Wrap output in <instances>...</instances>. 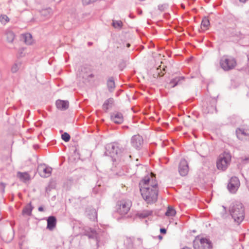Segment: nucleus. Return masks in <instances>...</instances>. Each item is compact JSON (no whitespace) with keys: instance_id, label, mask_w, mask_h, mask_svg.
Segmentation results:
<instances>
[{"instance_id":"obj_38","label":"nucleus","mask_w":249,"mask_h":249,"mask_svg":"<svg viewBox=\"0 0 249 249\" xmlns=\"http://www.w3.org/2000/svg\"><path fill=\"white\" fill-rule=\"evenodd\" d=\"M160 232L161 233H163V234H165L166 233V230L164 228H161L160 229Z\"/></svg>"},{"instance_id":"obj_39","label":"nucleus","mask_w":249,"mask_h":249,"mask_svg":"<svg viewBox=\"0 0 249 249\" xmlns=\"http://www.w3.org/2000/svg\"><path fill=\"white\" fill-rule=\"evenodd\" d=\"M137 241L138 242V244L139 245H141L142 244V239H141V238H138L137 239Z\"/></svg>"},{"instance_id":"obj_37","label":"nucleus","mask_w":249,"mask_h":249,"mask_svg":"<svg viewBox=\"0 0 249 249\" xmlns=\"http://www.w3.org/2000/svg\"><path fill=\"white\" fill-rule=\"evenodd\" d=\"M80 77H82L83 78H87L88 77H93L94 76V75L92 74H90L89 75H87L86 74H83L82 73H80V75H79Z\"/></svg>"},{"instance_id":"obj_7","label":"nucleus","mask_w":249,"mask_h":249,"mask_svg":"<svg viewBox=\"0 0 249 249\" xmlns=\"http://www.w3.org/2000/svg\"><path fill=\"white\" fill-rule=\"evenodd\" d=\"M85 231V235L88 236L89 238L95 239L96 240V245L98 247L101 240V236L102 234L101 231L99 230L97 231L90 228H88Z\"/></svg>"},{"instance_id":"obj_22","label":"nucleus","mask_w":249,"mask_h":249,"mask_svg":"<svg viewBox=\"0 0 249 249\" xmlns=\"http://www.w3.org/2000/svg\"><path fill=\"white\" fill-rule=\"evenodd\" d=\"M23 39L25 43L28 45H30L32 43V36L30 33H26L23 35Z\"/></svg>"},{"instance_id":"obj_30","label":"nucleus","mask_w":249,"mask_h":249,"mask_svg":"<svg viewBox=\"0 0 249 249\" xmlns=\"http://www.w3.org/2000/svg\"><path fill=\"white\" fill-rule=\"evenodd\" d=\"M152 212L150 211H143L142 213H139V216L141 218H145L149 215H151Z\"/></svg>"},{"instance_id":"obj_8","label":"nucleus","mask_w":249,"mask_h":249,"mask_svg":"<svg viewBox=\"0 0 249 249\" xmlns=\"http://www.w3.org/2000/svg\"><path fill=\"white\" fill-rule=\"evenodd\" d=\"M131 146L137 150H140L143 143V139L139 134L133 135L130 139Z\"/></svg>"},{"instance_id":"obj_26","label":"nucleus","mask_w":249,"mask_h":249,"mask_svg":"<svg viewBox=\"0 0 249 249\" xmlns=\"http://www.w3.org/2000/svg\"><path fill=\"white\" fill-rule=\"evenodd\" d=\"M176 213L175 210L172 207H168L165 215L167 216H174Z\"/></svg>"},{"instance_id":"obj_6","label":"nucleus","mask_w":249,"mask_h":249,"mask_svg":"<svg viewBox=\"0 0 249 249\" xmlns=\"http://www.w3.org/2000/svg\"><path fill=\"white\" fill-rule=\"evenodd\" d=\"M131 206V202L129 199H122L117 202V212L121 215L128 213Z\"/></svg>"},{"instance_id":"obj_29","label":"nucleus","mask_w":249,"mask_h":249,"mask_svg":"<svg viewBox=\"0 0 249 249\" xmlns=\"http://www.w3.org/2000/svg\"><path fill=\"white\" fill-rule=\"evenodd\" d=\"M61 138L65 142H68L70 141L71 137L68 133L65 132L62 134Z\"/></svg>"},{"instance_id":"obj_41","label":"nucleus","mask_w":249,"mask_h":249,"mask_svg":"<svg viewBox=\"0 0 249 249\" xmlns=\"http://www.w3.org/2000/svg\"><path fill=\"white\" fill-rule=\"evenodd\" d=\"M191 249L190 248H188V247H185L184 248H183V249Z\"/></svg>"},{"instance_id":"obj_34","label":"nucleus","mask_w":249,"mask_h":249,"mask_svg":"<svg viewBox=\"0 0 249 249\" xmlns=\"http://www.w3.org/2000/svg\"><path fill=\"white\" fill-rule=\"evenodd\" d=\"M216 111V107L215 105L214 104L210 108L208 109V113H213L214 112V111Z\"/></svg>"},{"instance_id":"obj_28","label":"nucleus","mask_w":249,"mask_h":249,"mask_svg":"<svg viewBox=\"0 0 249 249\" xmlns=\"http://www.w3.org/2000/svg\"><path fill=\"white\" fill-rule=\"evenodd\" d=\"M210 25V22L208 18H204L201 22V27L204 28H207Z\"/></svg>"},{"instance_id":"obj_15","label":"nucleus","mask_w":249,"mask_h":249,"mask_svg":"<svg viewBox=\"0 0 249 249\" xmlns=\"http://www.w3.org/2000/svg\"><path fill=\"white\" fill-rule=\"evenodd\" d=\"M56 219L53 216H50L47 219V228L50 230H52L56 226Z\"/></svg>"},{"instance_id":"obj_13","label":"nucleus","mask_w":249,"mask_h":249,"mask_svg":"<svg viewBox=\"0 0 249 249\" xmlns=\"http://www.w3.org/2000/svg\"><path fill=\"white\" fill-rule=\"evenodd\" d=\"M111 119L116 124H121L124 120L123 114L118 112L112 113L111 115Z\"/></svg>"},{"instance_id":"obj_31","label":"nucleus","mask_w":249,"mask_h":249,"mask_svg":"<svg viewBox=\"0 0 249 249\" xmlns=\"http://www.w3.org/2000/svg\"><path fill=\"white\" fill-rule=\"evenodd\" d=\"M9 21V18L6 15H3L0 16V22L2 23H6Z\"/></svg>"},{"instance_id":"obj_16","label":"nucleus","mask_w":249,"mask_h":249,"mask_svg":"<svg viewBox=\"0 0 249 249\" xmlns=\"http://www.w3.org/2000/svg\"><path fill=\"white\" fill-rule=\"evenodd\" d=\"M185 77L184 76L176 77L175 78L171 80L169 84L171 85L172 88H174L178 85L181 84L182 81H183Z\"/></svg>"},{"instance_id":"obj_12","label":"nucleus","mask_w":249,"mask_h":249,"mask_svg":"<svg viewBox=\"0 0 249 249\" xmlns=\"http://www.w3.org/2000/svg\"><path fill=\"white\" fill-rule=\"evenodd\" d=\"M178 172L181 176H185L189 172V166L185 159H181L178 166Z\"/></svg>"},{"instance_id":"obj_45","label":"nucleus","mask_w":249,"mask_h":249,"mask_svg":"<svg viewBox=\"0 0 249 249\" xmlns=\"http://www.w3.org/2000/svg\"><path fill=\"white\" fill-rule=\"evenodd\" d=\"M142 13V11H140L139 12V14H141Z\"/></svg>"},{"instance_id":"obj_44","label":"nucleus","mask_w":249,"mask_h":249,"mask_svg":"<svg viewBox=\"0 0 249 249\" xmlns=\"http://www.w3.org/2000/svg\"><path fill=\"white\" fill-rule=\"evenodd\" d=\"M159 238L160 239H162V236H161V235H159Z\"/></svg>"},{"instance_id":"obj_43","label":"nucleus","mask_w":249,"mask_h":249,"mask_svg":"<svg viewBox=\"0 0 249 249\" xmlns=\"http://www.w3.org/2000/svg\"><path fill=\"white\" fill-rule=\"evenodd\" d=\"M240 0V1L243 2H245L246 1V0Z\"/></svg>"},{"instance_id":"obj_40","label":"nucleus","mask_w":249,"mask_h":249,"mask_svg":"<svg viewBox=\"0 0 249 249\" xmlns=\"http://www.w3.org/2000/svg\"><path fill=\"white\" fill-rule=\"evenodd\" d=\"M38 210L39 212H43L44 211L43 208L42 207H39Z\"/></svg>"},{"instance_id":"obj_9","label":"nucleus","mask_w":249,"mask_h":249,"mask_svg":"<svg viewBox=\"0 0 249 249\" xmlns=\"http://www.w3.org/2000/svg\"><path fill=\"white\" fill-rule=\"evenodd\" d=\"M37 171L41 177L46 178L51 176L52 168L45 164H41L38 166Z\"/></svg>"},{"instance_id":"obj_46","label":"nucleus","mask_w":249,"mask_h":249,"mask_svg":"<svg viewBox=\"0 0 249 249\" xmlns=\"http://www.w3.org/2000/svg\"><path fill=\"white\" fill-rule=\"evenodd\" d=\"M223 209H226V207L224 206H223Z\"/></svg>"},{"instance_id":"obj_18","label":"nucleus","mask_w":249,"mask_h":249,"mask_svg":"<svg viewBox=\"0 0 249 249\" xmlns=\"http://www.w3.org/2000/svg\"><path fill=\"white\" fill-rule=\"evenodd\" d=\"M17 177L23 182H26L30 179V175L27 172H18L17 173Z\"/></svg>"},{"instance_id":"obj_32","label":"nucleus","mask_w":249,"mask_h":249,"mask_svg":"<svg viewBox=\"0 0 249 249\" xmlns=\"http://www.w3.org/2000/svg\"><path fill=\"white\" fill-rule=\"evenodd\" d=\"M93 215L92 216H89V218L91 220H95L97 219V212L95 210L93 209L91 211Z\"/></svg>"},{"instance_id":"obj_33","label":"nucleus","mask_w":249,"mask_h":249,"mask_svg":"<svg viewBox=\"0 0 249 249\" xmlns=\"http://www.w3.org/2000/svg\"><path fill=\"white\" fill-rule=\"evenodd\" d=\"M240 159L241 163L243 164H246L249 162V156L245 158L242 157Z\"/></svg>"},{"instance_id":"obj_36","label":"nucleus","mask_w":249,"mask_h":249,"mask_svg":"<svg viewBox=\"0 0 249 249\" xmlns=\"http://www.w3.org/2000/svg\"><path fill=\"white\" fill-rule=\"evenodd\" d=\"M0 190L2 193H4L5 192V184L3 182L0 183Z\"/></svg>"},{"instance_id":"obj_4","label":"nucleus","mask_w":249,"mask_h":249,"mask_svg":"<svg viewBox=\"0 0 249 249\" xmlns=\"http://www.w3.org/2000/svg\"><path fill=\"white\" fill-rule=\"evenodd\" d=\"M193 248L194 249H212L213 246L209 239L197 236L193 241Z\"/></svg>"},{"instance_id":"obj_35","label":"nucleus","mask_w":249,"mask_h":249,"mask_svg":"<svg viewBox=\"0 0 249 249\" xmlns=\"http://www.w3.org/2000/svg\"><path fill=\"white\" fill-rule=\"evenodd\" d=\"M167 7V5L165 4H162V5H159L158 6V9L160 11H163L165 9H166Z\"/></svg>"},{"instance_id":"obj_19","label":"nucleus","mask_w":249,"mask_h":249,"mask_svg":"<svg viewBox=\"0 0 249 249\" xmlns=\"http://www.w3.org/2000/svg\"><path fill=\"white\" fill-rule=\"evenodd\" d=\"M114 103V99L112 98H110L105 101L103 105V108L107 111L108 108L112 107Z\"/></svg>"},{"instance_id":"obj_24","label":"nucleus","mask_w":249,"mask_h":249,"mask_svg":"<svg viewBox=\"0 0 249 249\" xmlns=\"http://www.w3.org/2000/svg\"><path fill=\"white\" fill-rule=\"evenodd\" d=\"M21 66V63L20 61H16L13 65L11 68V71L13 73H15L18 71Z\"/></svg>"},{"instance_id":"obj_27","label":"nucleus","mask_w":249,"mask_h":249,"mask_svg":"<svg viewBox=\"0 0 249 249\" xmlns=\"http://www.w3.org/2000/svg\"><path fill=\"white\" fill-rule=\"evenodd\" d=\"M123 25V23L121 20H113L112 25L116 29H121Z\"/></svg>"},{"instance_id":"obj_25","label":"nucleus","mask_w":249,"mask_h":249,"mask_svg":"<svg viewBox=\"0 0 249 249\" xmlns=\"http://www.w3.org/2000/svg\"><path fill=\"white\" fill-rule=\"evenodd\" d=\"M32 210L33 208L32 207L31 204H30L24 208L22 211V213L23 214L30 215L31 214Z\"/></svg>"},{"instance_id":"obj_20","label":"nucleus","mask_w":249,"mask_h":249,"mask_svg":"<svg viewBox=\"0 0 249 249\" xmlns=\"http://www.w3.org/2000/svg\"><path fill=\"white\" fill-rule=\"evenodd\" d=\"M53 14V10L51 8H47L42 9L40 11V14L45 18H49Z\"/></svg>"},{"instance_id":"obj_10","label":"nucleus","mask_w":249,"mask_h":249,"mask_svg":"<svg viewBox=\"0 0 249 249\" xmlns=\"http://www.w3.org/2000/svg\"><path fill=\"white\" fill-rule=\"evenodd\" d=\"M240 186V181L238 178H231L228 184V189L231 193H235Z\"/></svg>"},{"instance_id":"obj_2","label":"nucleus","mask_w":249,"mask_h":249,"mask_svg":"<svg viewBox=\"0 0 249 249\" xmlns=\"http://www.w3.org/2000/svg\"><path fill=\"white\" fill-rule=\"evenodd\" d=\"M229 212L234 222L241 224L245 218V209L242 203L238 201L232 202L230 207Z\"/></svg>"},{"instance_id":"obj_14","label":"nucleus","mask_w":249,"mask_h":249,"mask_svg":"<svg viewBox=\"0 0 249 249\" xmlns=\"http://www.w3.org/2000/svg\"><path fill=\"white\" fill-rule=\"evenodd\" d=\"M69 102L67 101L58 100L56 101L57 108L61 110H65L69 107Z\"/></svg>"},{"instance_id":"obj_21","label":"nucleus","mask_w":249,"mask_h":249,"mask_svg":"<svg viewBox=\"0 0 249 249\" xmlns=\"http://www.w3.org/2000/svg\"><path fill=\"white\" fill-rule=\"evenodd\" d=\"M107 86L110 92L113 91L115 87V82L112 77H109L107 81Z\"/></svg>"},{"instance_id":"obj_17","label":"nucleus","mask_w":249,"mask_h":249,"mask_svg":"<svg viewBox=\"0 0 249 249\" xmlns=\"http://www.w3.org/2000/svg\"><path fill=\"white\" fill-rule=\"evenodd\" d=\"M237 137L241 140L244 139L243 136H249V132L243 129L238 128L236 131Z\"/></svg>"},{"instance_id":"obj_11","label":"nucleus","mask_w":249,"mask_h":249,"mask_svg":"<svg viewBox=\"0 0 249 249\" xmlns=\"http://www.w3.org/2000/svg\"><path fill=\"white\" fill-rule=\"evenodd\" d=\"M105 154L107 156L110 157H114L115 155H117L119 151L118 147L116 144L109 143L106 145Z\"/></svg>"},{"instance_id":"obj_42","label":"nucleus","mask_w":249,"mask_h":249,"mask_svg":"<svg viewBox=\"0 0 249 249\" xmlns=\"http://www.w3.org/2000/svg\"><path fill=\"white\" fill-rule=\"evenodd\" d=\"M130 46V44L129 43H127L126 44V47H129Z\"/></svg>"},{"instance_id":"obj_3","label":"nucleus","mask_w":249,"mask_h":249,"mask_svg":"<svg viewBox=\"0 0 249 249\" xmlns=\"http://www.w3.org/2000/svg\"><path fill=\"white\" fill-rule=\"evenodd\" d=\"M231 161V155L227 152L220 154L217 160L216 166L218 170L225 171L228 168Z\"/></svg>"},{"instance_id":"obj_5","label":"nucleus","mask_w":249,"mask_h":249,"mask_svg":"<svg viewBox=\"0 0 249 249\" xmlns=\"http://www.w3.org/2000/svg\"><path fill=\"white\" fill-rule=\"evenodd\" d=\"M236 65L234 58L228 55L223 56L220 60L221 68L225 71H228L233 69Z\"/></svg>"},{"instance_id":"obj_1","label":"nucleus","mask_w":249,"mask_h":249,"mask_svg":"<svg viewBox=\"0 0 249 249\" xmlns=\"http://www.w3.org/2000/svg\"><path fill=\"white\" fill-rule=\"evenodd\" d=\"M140 190L143 199L147 204L155 203L158 199V182L154 174L145 177L139 183Z\"/></svg>"},{"instance_id":"obj_23","label":"nucleus","mask_w":249,"mask_h":249,"mask_svg":"<svg viewBox=\"0 0 249 249\" xmlns=\"http://www.w3.org/2000/svg\"><path fill=\"white\" fill-rule=\"evenodd\" d=\"M7 40L9 42H12L15 38L14 33L10 30L7 31L6 32Z\"/></svg>"}]
</instances>
